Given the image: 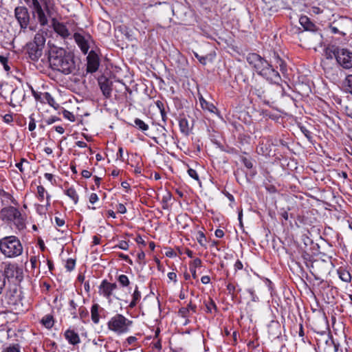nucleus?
Segmentation results:
<instances>
[{"label":"nucleus","mask_w":352,"mask_h":352,"mask_svg":"<svg viewBox=\"0 0 352 352\" xmlns=\"http://www.w3.org/2000/svg\"><path fill=\"white\" fill-rule=\"evenodd\" d=\"M26 3L32 10L33 17L36 19L41 26L47 25L48 19L52 18L54 30L63 38L69 36L70 34L66 25L54 17L56 9L52 0H26Z\"/></svg>","instance_id":"1"},{"label":"nucleus","mask_w":352,"mask_h":352,"mask_svg":"<svg viewBox=\"0 0 352 352\" xmlns=\"http://www.w3.org/2000/svg\"><path fill=\"white\" fill-rule=\"evenodd\" d=\"M48 62L54 70L67 75L76 71V63L74 55L63 48H52L48 54Z\"/></svg>","instance_id":"2"},{"label":"nucleus","mask_w":352,"mask_h":352,"mask_svg":"<svg viewBox=\"0 0 352 352\" xmlns=\"http://www.w3.org/2000/svg\"><path fill=\"white\" fill-rule=\"evenodd\" d=\"M248 63L252 65L256 72L272 83L278 84L281 78L274 67L265 59L256 53L249 54L247 56Z\"/></svg>","instance_id":"3"},{"label":"nucleus","mask_w":352,"mask_h":352,"mask_svg":"<svg viewBox=\"0 0 352 352\" xmlns=\"http://www.w3.org/2000/svg\"><path fill=\"white\" fill-rule=\"evenodd\" d=\"M0 251L6 257L14 258L22 254L23 246L16 236H5L0 239Z\"/></svg>","instance_id":"4"},{"label":"nucleus","mask_w":352,"mask_h":352,"mask_svg":"<svg viewBox=\"0 0 352 352\" xmlns=\"http://www.w3.org/2000/svg\"><path fill=\"white\" fill-rule=\"evenodd\" d=\"M45 47V37L43 32L35 34L34 40L26 45L28 57L33 61H37L42 56Z\"/></svg>","instance_id":"5"},{"label":"nucleus","mask_w":352,"mask_h":352,"mask_svg":"<svg viewBox=\"0 0 352 352\" xmlns=\"http://www.w3.org/2000/svg\"><path fill=\"white\" fill-rule=\"evenodd\" d=\"M0 219L6 223H14L19 229L25 226L21 212L12 206H4L0 210Z\"/></svg>","instance_id":"6"},{"label":"nucleus","mask_w":352,"mask_h":352,"mask_svg":"<svg viewBox=\"0 0 352 352\" xmlns=\"http://www.w3.org/2000/svg\"><path fill=\"white\" fill-rule=\"evenodd\" d=\"M133 322L121 314L112 317L107 323L109 330L118 335L126 333L129 331Z\"/></svg>","instance_id":"7"},{"label":"nucleus","mask_w":352,"mask_h":352,"mask_svg":"<svg viewBox=\"0 0 352 352\" xmlns=\"http://www.w3.org/2000/svg\"><path fill=\"white\" fill-rule=\"evenodd\" d=\"M318 345L322 352H342L339 348V344L335 343L329 333L325 331L320 334V338L318 339Z\"/></svg>","instance_id":"8"},{"label":"nucleus","mask_w":352,"mask_h":352,"mask_svg":"<svg viewBox=\"0 0 352 352\" xmlns=\"http://www.w3.org/2000/svg\"><path fill=\"white\" fill-rule=\"evenodd\" d=\"M333 55L342 67L349 69L352 67V52L344 48L336 47L333 51Z\"/></svg>","instance_id":"9"},{"label":"nucleus","mask_w":352,"mask_h":352,"mask_svg":"<svg viewBox=\"0 0 352 352\" xmlns=\"http://www.w3.org/2000/svg\"><path fill=\"white\" fill-rule=\"evenodd\" d=\"M14 16L19 24L21 30L27 29L30 20L28 10L25 6H17L14 9Z\"/></svg>","instance_id":"10"},{"label":"nucleus","mask_w":352,"mask_h":352,"mask_svg":"<svg viewBox=\"0 0 352 352\" xmlns=\"http://www.w3.org/2000/svg\"><path fill=\"white\" fill-rule=\"evenodd\" d=\"M5 279H15L16 282L20 283L23 278V270L16 264H8L6 265L4 273Z\"/></svg>","instance_id":"11"},{"label":"nucleus","mask_w":352,"mask_h":352,"mask_svg":"<svg viewBox=\"0 0 352 352\" xmlns=\"http://www.w3.org/2000/svg\"><path fill=\"white\" fill-rule=\"evenodd\" d=\"M118 287V285L115 283H110L107 280H103L100 286L98 287V293L100 296L106 298L109 301L111 297L113 294L114 290Z\"/></svg>","instance_id":"12"},{"label":"nucleus","mask_w":352,"mask_h":352,"mask_svg":"<svg viewBox=\"0 0 352 352\" xmlns=\"http://www.w3.org/2000/svg\"><path fill=\"white\" fill-rule=\"evenodd\" d=\"M98 81L103 96L106 98H111L113 82L104 76H101L100 77H99Z\"/></svg>","instance_id":"13"},{"label":"nucleus","mask_w":352,"mask_h":352,"mask_svg":"<svg viewBox=\"0 0 352 352\" xmlns=\"http://www.w3.org/2000/svg\"><path fill=\"white\" fill-rule=\"evenodd\" d=\"M87 60V72L89 73L96 72L100 65V59L98 54L94 51L91 50L89 53Z\"/></svg>","instance_id":"14"},{"label":"nucleus","mask_w":352,"mask_h":352,"mask_svg":"<svg viewBox=\"0 0 352 352\" xmlns=\"http://www.w3.org/2000/svg\"><path fill=\"white\" fill-rule=\"evenodd\" d=\"M74 38L78 47L80 48L82 52L84 54H87L89 49V41L90 39V36L89 35L83 36L82 34L76 32L74 34Z\"/></svg>","instance_id":"15"},{"label":"nucleus","mask_w":352,"mask_h":352,"mask_svg":"<svg viewBox=\"0 0 352 352\" xmlns=\"http://www.w3.org/2000/svg\"><path fill=\"white\" fill-rule=\"evenodd\" d=\"M17 320V316L10 309L0 311V324L3 325L8 322H13Z\"/></svg>","instance_id":"16"},{"label":"nucleus","mask_w":352,"mask_h":352,"mask_svg":"<svg viewBox=\"0 0 352 352\" xmlns=\"http://www.w3.org/2000/svg\"><path fill=\"white\" fill-rule=\"evenodd\" d=\"M0 202L2 206H9L10 203L16 204V201L11 194L0 188Z\"/></svg>","instance_id":"17"},{"label":"nucleus","mask_w":352,"mask_h":352,"mask_svg":"<svg viewBox=\"0 0 352 352\" xmlns=\"http://www.w3.org/2000/svg\"><path fill=\"white\" fill-rule=\"evenodd\" d=\"M65 338L69 342V344L76 345L80 342V337L78 334L75 332L74 330L67 329L65 332Z\"/></svg>","instance_id":"18"},{"label":"nucleus","mask_w":352,"mask_h":352,"mask_svg":"<svg viewBox=\"0 0 352 352\" xmlns=\"http://www.w3.org/2000/svg\"><path fill=\"white\" fill-rule=\"evenodd\" d=\"M300 24L305 30L314 31L316 26L307 16H301L299 19Z\"/></svg>","instance_id":"19"},{"label":"nucleus","mask_w":352,"mask_h":352,"mask_svg":"<svg viewBox=\"0 0 352 352\" xmlns=\"http://www.w3.org/2000/svg\"><path fill=\"white\" fill-rule=\"evenodd\" d=\"M41 323L46 329H50L54 324V319L53 316L51 314L45 315L41 318Z\"/></svg>","instance_id":"20"},{"label":"nucleus","mask_w":352,"mask_h":352,"mask_svg":"<svg viewBox=\"0 0 352 352\" xmlns=\"http://www.w3.org/2000/svg\"><path fill=\"white\" fill-rule=\"evenodd\" d=\"M269 333L273 337H278L280 334V324L278 322L272 320L269 325Z\"/></svg>","instance_id":"21"},{"label":"nucleus","mask_w":352,"mask_h":352,"mask_svg":"<svg viewBox=\"0 0 352 352\" xmlns=\"http://www.w3.org/2000/svg\"><path fill=\"white\" fill-rule=\"evenodd\" d=\"M339 278L345 283H349L351 280V276L349 271L344 268L340 267L337 270Z\"/></svg>","instance_id":"22"},{"label":"nucleus","mask_w":352,"mask_h":352,"mask_svg":"<svg viewBox=\"0 0 352 352\" xmlns=\"http://www.w3.org/2000/svg\"><path fill=\"white\" fill-rule=\"evenodd\" d=\"M316 273L317 274H327L328 273V265L324 262H318L316 263Z\"/></svg>","instance_id":"23"},{"label":"nucleus","mask_w":352,"mask_h":352,"mask_svg":"<svg viewBox=\"0 0 352 352\" xmlns=\"http://www.w3.org/2000/svg\"><path fill=\"white\" fill-rule=\"evenodd\" d=\"M65 194L74 201V204H77L78 201V195L76 190L71 187L65 191Z\"/></svg>","instance_id":"24"},{"label":"nucleus","mask_w":352,"mask_h":352,"mask_svg":"<svg viewBox=\"0 0 352 352\" xmlns=\"http://www.w3.org/2000/svg\"><path fill=\"white\" fill-rule=\"evenodd\" d=\"M135 126L138 128L140 130L145 131L148 129V125L146 124L143 120L135 118L134 120Z\"/></svg>","instance_id":"25"},{"label":"nucleus","mask_w":352,"mask_h":352,"mask_svg":"<svg viewBox=\"0 0 352 352\" xmlns=\"http://www.w3.org/2000/svg\"><path fill=\"white\" fill-rule=\"evenodd\" d=\"M179 125L181 131L186 135H188L189 133L188 124L186 119H181L179 122Z\"/></svg>","instance_id":"26"},{"label":"nucleus","mask_w":352,"mask_h":352,"mask_svg":"<svg viewBox=\"0 0 352 352\" xmlns=\"http://www.w3.org/2000/svg\"><path fill=\"white\" fill-rule=\"evenodd\" d=\"M141 298V294H140V292L138 291V287L136 286L135 287V289L134 291V293L133 294V300L131 302L130 305H129V307L131 308L133 307L134 306L136 305V303L138 301L140 300Z\"/></svg>","instance_id":"27"},{"label":"nucleus","mask_w":352,"mask_h":352,"mask_svg":"<svg viewBox=\"0 0 352 352\" xmlns=\"http://www.w3.org/2000/svg\"><path fill=\"white\" fill-rule=\"evenodd\" d=\"M22 330H18L17 333L12 330V329L9 328L7 330V334H8V338H14V340L16 342H19L20 340L18 338L19 333H22Z\"/></svg>","instance_id":"28"},{"label":"nucleus","mask_w":352,"mask_h":352,"mask_svg":"<svg viewBox=\"0 0 352 352\" xmlns=\"http://www.w3.org/2000/svg\"><path fill=\"white\" fill-rule=\"evenodd\" d=\"M47 192L43 186H37V198L40 201L44 200L45 196Z\"/></svg>","instance_id":"29"},{"label":"nucleus","mask_w":352,"mask_h":352,"mask_svg":"<svg viewBox=\"0 0 352 352\" xmlns=\"http://www.w3.org/2000/svg\"><path fill=\"white\" fill-rule=\"evenodd\" d=\"M344 84L346 91L352 94V74L346 77Z\"/></svg>","instance_id":"30"},{"label":"nucleus","mask_w":352,"mask_h":352,"mask_svg":"<svg viewBox=\"0 0 352 352\" xmlns=\"http://www.w3.org/2000/svg\"><path fill=\"white\" fill-rule=\"evenodd\" d=\"M2 352H21L20 346L19 344H10L4 348Z\"/></svg>","instance_id":"31"},{"label":"nucleus","mask_w":352,"mask_h":352,"mask_svg":"<svg viewBox=\"0 0 352 352\" xmlns=\"http://www.w3.org/2000/svg\"><path fill=\"white\" fill-rule=\"evenodd\" d=\"M45 99L47 100L48 104L53 107L55 109L58 108V104L56 103L54 98L49 93H45Z\"/></svg>","instance_id":"32"},{"label":"nucleus","mask_w":352,"mask_h":352,"mask_svg":"<svg viewBox=\"0 0 352 352\" xmlns=\"http://www.w3.org/2000/svg\"><path fill=\"white\" fill-rule=\"evenodd\" d=\"M118 280L122 287H126L130 283L128 277L124 274L120 275L118 278Z\"/></svg>","instance_id":"33"},{"label":"nucleus","mask_w":352,"mask_h":352,"mask_svg":"<svg viewBox=\"0 0 352 352\" xmlns=\"http://www.w3.org/2000/svg\"><path fill=\"white\" fill-rule=\"evenodd\" d=\"M241 160L247 168L251 169L253 168V163L250 158H247L245 157L241 156Z\"/></svg>","instance_id":"34"},{"label":"nucleus","mask_w":352,"mask_h":352,"mask_svg":"<svg viewBox=\"0 0 352 352\" xmlns=\"http://www.w3.org/2000/svg\"><path fill=\"white\" fill-rule=\"evenodd\" d=\"M76 261L72 258H69L66 261L65 268L67 270V271L71 272L74 269Z\"/></svg>","instance_id":"35"},{"label":"nucleus","mask_w":352,"mask_h":352,"mask_svg":"<svg viewBox=\"0 0 352 352\" xmlns=\"http://www.w3.org/2000/svg\"><path fill=\"white\" fill-rule=\"evenodd\" d=\"M201 108L204 110H207L210 113H214V111L216 110L215 106L213 104L210 103L208 102H206L205 104L203 107H201Z\"/></svg>","instance_id":"36"},{"label":"nucleus","mask_w":352,"mask_h":352,"mask_svg":"<svg viewBox=\"0 0 352 352\" xmlns=\"http://www.w3.org/2000/svg\"><path fill=\"white\" fill-rule=\"evenodd\" d=\"M8 60L6 57L0 56V63L3 65L4 69L7 72L10 69L8 65Z\"/></svg>","instance_id":"37"},{"label":"nucleus","mask_w":352,"mask_h":352,"mask_svg":"<svg viewBox=\"0 0 352 352\" xmlns=\"http://www.w3.org/2000/svg\"><path fill=\"white\" fill-rule=\"evenodd\" d=\"M300 131L305 135V136L311 141L312 139L311 133L305 126H300Z\"/></svg>","instance_id":"38"},{"label":"nucleus","mask_w":352,"mask_h":352,"mask_svg":"<svg viewBox=\"0 0 352 352\" xmlns=\"http://www.w3.org/2000/svg\"><path fill=\"white\" fill-rule=\"evenodd\" d=\"M98 310V309H91V319L96 324L99 322V314Z\"/></svg>","instance_id":"39"},{"label":"nucleus","mask_w":352,"mask_h":352,"mask_svg":"<svg viewBox=\"0 0 352 352\" xmlns=\"http://www.w3.org/2000/svg\"><path fill=\"white\" fill-rule=\"evenodd\" d=\"M63 116H64L65 118H66V119H67V120H69L70 121H74L75 120L74 116L70 111H69L67 110H64L63 112Z\"/></svg>","instance_id":"40"},{"label":"nucleus","mask_w":352,"mask_h":352,"mask_svg":"<svg viewBox=\"0 0 352 352\" xmlns=\"http://www.w3.org/2000/svg\"><path fill=\"white\" fill-rule=\"evenodd\" d=\"M36 128V123L34 118H33V115H31L30 116V122L28 124V129L30 131H33Z\"/></svg>","instance_id":"41"},{"label":"nucleus","mask_w":352,"mask_h":352,"mask_svg":"<svg viewBox=\"0 0 352 352\" xmlns=\"http://www.w3.org/2000/svg\"><path fill=\"white\" fill-rule=\"evenodd\" d=\"M115 248L127 250L129 249V244L126 241H121L117 245L115 246Z\"/></svg>","instance_id":"42"},{"label":"nucleus","mask_w":352,"mask_h":352,"mask_svg":"<svg viewBox=\"0 0 352 352\" xmlns=\"http://www.w3.org/2000/svg\"><path fill=\"white\" fill-rule=\"evenodd\" d=\"M6 286L5 276L0 271V294L2 293L3 288Z\"/></svg>","instance_id":"43"},{"label":"nucleus","mask_w":352,"mask_h":352,"mask_svg":"<svg viewBox=\"0 0 352 352\" xmlns=\"http://www.w3.org/2000/svg\"><path fill=\"white\" fill-rule=\"evenodd\" d=\"M23 163H26L28 164L29 162L25 158H21V162L16 164V166L19 168V170H20L21 173H23V171H24L23 168Z\"/></svg>","instance_id":"44"},{"label":"nucleus","mask_w":352,"mask_h":352,"mask_svg":"<svg viewBox=\"0 0 352 352\" xmlns=\"http://www.w3.org/2000/svg\"><path fill=\"white\" fill-rule=\"evenodd\" d=\"M188 173L190 177H192L196 180H199V176L195 170H194L192 168H189L188 170Z\"/></svg>","instance_id":"45"},{"label":"nucleus","mask_w":352,"mask_h":352,"mask_svg":"<svg viewBox=\"0 0 352 352\" xmlns=\"http://www.w3.org/2000/svg\"><path fill=\"white\" fill-rule=\"evenodd\" d=\"M276 67L278 66L280 67L282 72H284L285 71H286V64L283 59L279 60L278 62H277L276 63Z\"/></svg>","instance_id":"46"},{"label":"nucleus","mask_w":352,"mask_h":352,"mask_svg":"<svg viewBox=\"0 0 352 352\" xmlns=\"http://www.w3.org/2000/svg\"><path fill=\"white\" fill-rule=\"evenodd\" d=\"M58 120H60L59 118L56 116H52L45 120V122L47 124L50 125Z\"/></svg>","instance_id":"47"},{"label":"nucleus","mask_w":352,"mask_h":352,"mask_svg":"<svg viewBox=\"0 0 352 352\" xmlns=\"http://www.w3.org/2000/svg\"><path fill=\"white\" fill-rule=\"evenodd\" d=\"M36 211L40 214H45V213L47 212L46 208L44 207V206L41 205V204L37 206Z\"/></svg>","instance_id":"48"},{"label":"nucleus","mask_w":352,"mask_h":352,"mask_svg":"<svg viewBox=\"0 0 352 352\" xmlns=\"http://www.w3.org/2000/svg\"><path fill=\"white\" fill-rule=\"evenodd\" d=\"M117 211L121 214H124L126 212V208L124 204H119L117 206Z\"/></svg>","instance_id":"49"},{"label":"nucleus","mask_w":352,"mask_h":352,"mask_svg":"<svg viewBox=\"0 0 352 352\" xmlns=\"http://www.w3.org/2000/svg\"><path fill=\"white\" fill-rule=\"evenodd\" d=\"M98 201V196L96 193H91L89 196V202L92 204Z\"/></svg>","instance_id":"50"},{"label":"nucleus","mask_w":352,"mask_h":352,"mask_svg":"<svg viewBox=\"0 0 352 352\" xmlns=\"http://www.w3.org/2000/svg\"><path fill=\"white\" fill-rule=\"evenodd\" d=\"M201 265V261L200 258H196L195 259L193 260L192 263V265L190 266V267H200Z\"/></svg>","instance_id":"51"},{"label":"nucleus","mask_w":352,"mask_h":352,"mask_svg":"<svg viewBox=\"0 0 352 352\" xmlns=\"http://www.w3.org/2000/svg\"><path fill=\"white\" fill-rule=\"evenodd\" d=\"M54 220H55L56 226H58V227H62L65 223V220L63 219H60V218H59L58 217H56Z\"/></svg>","instance_id":"52"},{"label":"nucleus","mask_w":352,"mask_h":352,"mask_svg":"<svg viewBox=\"0 0 352 352\" xmlns=\"http://www.w3.org/2000/svg\"><path fill=\"white\" fill-rule=\"evenodd\" d=\"M206 236L204 234V233L203 232L199 233V237L197 238V241H198L199 243L201 245L204 246V242L206 241Z\"/></svg>","instance_id":"53"},{"label":"nucleus","mask_w":352,"mask_h":352,"mask_svg":"<svg viewBox=\"0 0 352 352\" xmlns=\"http://www.w3.org/2000/svg\"><path fill=\"white\" fill-rule=\"evenodd\" d=\"M118 256L122 258L124 261H126L129 264L132 265L133 261H131V259H130V258L127 255H125L122 253H119Z\"/></svg>","instance_id":"54"},{"label":"nucleus","mask_w":352,"mask_h":352,"mask_svg":"<svg viewBox=\"0 0 352 352\" xmlns=\"http://www.w3.org/2000/svg\"><path fill=\"white\" fill-rule=\"evenodd\" d=\"M3 121L6 123H10L13 121V118L12 114H6L3 116Z\"/></svg>","instance_id":"55"},{"label":"nucleus","mask_w":352,"mask_h":352,"mask_svg":"<svg viewBox=\"0 0 352 352\" xmlns=\"http://www.w3.org/2000/svg\"><path fill=\"white\" fill-rule=\"evenodd\" d=\"M214 234L217 238H223L224 236V232L221 229H217L214 232Z\"/></svg>","instance_id":"56"},{"label":"nucleus","mask_w":352,"mask_h":352,"mask_svg":"<svg viewBox=\"0 0 352 352\" xmlns=\"http://www.w3.org/2000/svg\"><path fill=\"white\" fill-rule=\"evenodd\" d=\"M243 267V265L241 261L239 260H237L234 264L235 270L237 271V270H242Z\"/></svg>","instance_id":"57"},{"label":"nucleus","mask_w":352,"mask_h":352,"mask_svg":"<svg viewBox=\"0 0 352 352\" xmlns=\"http://www.w3.org/2000/svg\"><path fill=\"white\" fill-rule=\"evenodd\" d=\"M195 56L201 64H203V65L206 64V57L199 56L197 54H195Z\"/></svg>","instance_id":"58"},{"label":"nucleus","mask_w":352,"mask_h":352,"mask_svg":"<svg viewBox=\"0 0 352 352\" xmlns=\"http://www.w3.org/2000/svg\"><path fill=\"white\" fill-rule=\"evenodd\" d=\"M81 175L85 178H89L91 176V173L87 170H83Z\"/></svg>","instance_id":"59"},{"label":"nucleus","mask_w":352,"mask_h":352,"mask_svg":"<svg viewBox=\"0 0 352 352\" xmlns=\"http://www.w3.org/2000/svg\"><path fill=\"white\" fill-rule=\"evenodd\" d=\"M201 281L203 284H208L210 281V278L208 276H204L201 278Z\"/></svg>","instance_id":"60"},{"label":"nucleus","mask_w":352,"mask_h":352,"mask_svg":"<svg viewBox=\"0 0 352 352\" xmlns=\"http://www.w3.org/2000/svg\"><path fill=\"white\" fill-rule=\"evenodd\" d=\"M160 112L161 113L162 120L164 122H166L167 117H166V111H165V108L163 107V109H161L160 110Z\"/></svg>","instance_id":"61"},{"label":"nucleus","mask_w":352,"mask_h":352,"mask_svg":"<svg viewBox=\"0 0 352 352\" xmlns=\"http://www.w3.org/2000/svg\"><path fill=\"white\" fill-rule=\"evenodd\" d=\"M76 144L77 146H78L80 148H85L87 146V143L83 141H78V142H76Z\"/></svg>","instance_id":"62"},{"label":"nucleus","mask_w":352,"mask_h":352,"mask_svg":"<svg viewBox=\"0 0 352 352\" xmlns=\"http://www.w3.org/2000/svg\"><path fill=\"white\" fill-rule=\"evenodd\" d=\"M137 340V338L134 336H130L126 339V341L129 344H133Z\"/></svg>","instance_id":"63"},{"label":"nucleus","mask_w":352,"mask_h":352,"mask_svg":"<svg viewBox=\"0 0 352 352\" xmlns=\"http://www.w3.org/2000/svg\"><path fill=\"white\" fill-rule=\"evenodd\" d=\"M345 112L348 117L352 118V108L346 107L345 109Z\"/></svg>","instance_id":"64"}]
</instances>
